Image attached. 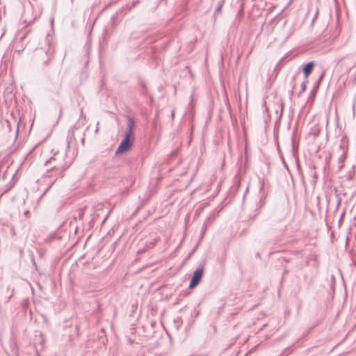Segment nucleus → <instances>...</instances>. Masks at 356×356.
<instances>
[{"instance_id": "obj_1", "label": "nucleus", "mask_w": 356, "mask_h": 356, "mask_svg": "<svg viewBox=\"0 0 356 356\" xmlns=\"http://www.w3.org/2000/svg\"><path fill=\"white\" fill-rule=\"evenodd\" d=\"M46 165L51 167V170L47 172V177L56 179L51 183L53 184L57 178L63 177V171L68 168L69 164L64 161V154L56 152L49 159L45 162Z\"/></svg>"}, {"instance_id": "obj_2", "label": "nucleus", "mask_w": 356, "mask_h": 356, "mask_svg": "<svg viewBox=\"0 0 356 356\" xmlns=\"http://www.w3.org/2000/svg\"><path fill=\"white\" fill-rule=\"evenodd\" d=\"M131 138L129 137V135H125L124 138L122 140L118 149H116L115 154H122L130 148L131 145Z\"/></svg>"}, {"instance_id": "obj_3", "label": "nucleus", "mask_w": 356, "mask_h": 356, "mask_svg": "<svg viewBox=\"0 0 356 356\" xmlns=\"http://www.w3.org/2000/svg\"><path fill=\"white\" fill-rule=\"evenodd\" d=\"M203 274V270L202 269H197L192 277L191 283L189 284V288L193 289L195 287L199 282H200L202 279V276Z\"/></svg>"}, {"instance_id": "obj_4", "label": "nucleus", "mask_w": 356, "mask_h": 356, "mask_svg": "<svg viewBox=\"0 0 356 356\" xmlns=\"http://www.w3.org/2000/svg\"><path fill=\"white\" fill-rule=\"evenodd\" d=\"M134 127V120L132 118H129L127 122V131H126L125 135H129V136L131 138Z\"/></svg>"}, {"instance_id": "obj_5", "label": "nucleus", "mask_w": 356, "mask_h": 356, "mask_svg": "<svg viewBox=\"0 0 356 356\" xmlns=\"http://www.w3.org/2000/svg\"><path fill=\"white\" fill-rule=\"evenodd\" d=\"M314 62H309L305 65L303 69V73L305 76H307L312 72L314 67Z\"/></svg>"}, {"instance_id": "obj_6", "label": "nucleus", "mask_w": 356, "mask_h": 356, "mask_svg": "<svg viewBox=\"0 0 356 356\" xmlns=\"http://www.w3.org/2000/svg\"><path fill=\"white\" fill-rule=\"evenodd\" d=\"M28 213H29V211H25V212H24V214H25L26 216Z\"/></svg>"}]
</instances>
